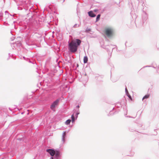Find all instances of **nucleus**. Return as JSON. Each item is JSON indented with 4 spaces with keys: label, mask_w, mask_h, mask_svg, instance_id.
<instances>
[{
    "label": "nucleus",
    "mask_w": 159,
    "mask_h": 159,
    "mask_svg": "<svg viewBox=\"0 0 159 159\" xmlns=\"http://www.w3.org/2000/svg\"><path fill=\"white\" fill-rule=\"evenodd\" d=\"M81 41L79 39H76L71 42H68V49L69 52L75 53L77 51L78 47L81 43Z\"/></svg>",
    "instance_id": "obj_1"
},
{
    "label": "nucleus",
    "mask_w": 159,
    "mask_h": 159,
    "mask_svg": "<svg viewBox=\"0 0 159 159\" xmlns=\"http://www.w3.org/2000/svg\"><path fill=\"white\" fill-rule=\"evenodd\" d=\"M46 151L51 156L50 159H61L62 153L59 149H47Z\"/></svg>",
    "instance_id": "obj_2"
},
{
    "label": "nucleus",
    "mask_w": 159,
    "mask_h": 159,
    "mask_svg": "<svg viewBox=\"0 0 159 159\" xmlns=\"http://www.w3.org/2000/svg\"><path fill=\"white\" fill-rule=\"evenodd\" d=\"M60 99L61 98H57L52 102L50 107V108L52 110L54 111H55V108L58 105Z\"/></svg>",
    "instance_id": "obj_3"
},
{
    "label": "nucleus",
    "mask_w": 159,
    "mask_h": 159,
    "mask_svg": "<svg viewBox=\"0 0 159 159\" xmlns=\"http://www.w3.org/2000/svg\"><path fill=\"white\" fill-rule=\"evenodd\" d=\"M143 14L142 15V20H141L140 23L141 25L143 26L146 23L147 19L148 18L147 14L146 11L143 10Z\"/></svg>",
    "instance_id": "obj_4"
},
{
    "label": "nucleus",
    "mask_w": 159,
    "mask_h": 159,
    "mask_svg": "<svg viewBox=\"0 0 159 159\" xmlns=\"http://www.w3.org/2000/svg\"><path fill=\"white\" fill-rule=\"evenodd\" d=\"M114 30L112 28H108L105 30V33L108 37L111 36L113 34Z\"/></svg>",
    "instance_id": "obj_5"
},
{
    "label": "nucleus",
    "mask_w": 159,
    "mask_h": 159,
    "mask_svg": "<svg viewBox=\"0 0 159 159\" xmlns=\"http://www.w3.org/2000/svg\"><path fill=\"white\" fill-rule=\"evenodd\" d=\"M120 109L116 110L115 107H113L112 110L110 111L109 113L107 114L108 116H112L113 115L117 114L120 111Z\"/></svg>",
    "instance_id": "obj_6"
},
{
    "label": "nucleus",
    "mask_w": 159,
    "mask_h": 159,
    "mask_svg": "<svg viewBox=\"0 0 159 159\" xmlns=\"http://www.w3.org/2000/svg\"><path fill=\"white\" fill-rule=\"evenodd\" d=\"M69 130H68L67 131H64L63 133L62 136V138H61V141L62 142V144H61L60 145V147H61L63 144L65 143V142L66 141V134L68 133L69 132Z\"/></svg>",
    "instance_id": "obj_7"
},
{
    "label": "nucleus",
    "mask_w": 159,
    "mask_h": 159,
    "mask_svg": "<svg viewBox=\"0 0 159 159\" xmlns=\"http://www.w3.org/2000/svg\"><path fill=\"white\" fill-rule=\"evenodd\" d=\"M24 9H25V10H29V11L31 12H35L36 13H35V14L36 15H40L39 12L38 11H36V10L34 9V7H31L30 8L29 7H27L26 8H24Z\"/></svg>",
    "instance_id": "obj_8"
},
{
    "label": "nucleus",
    "mask_w": 159,
    "mask_h": 159,
    "mask_svg": "<svg viewBox=\"0 0 159 159\" xmlns=\"http://www.w3.org/2000/svg\"><path fill=\"white\" fill-rule=\"evenodd\" d=\"M74 111V115L75 116L76 119H77L78 117V115L80 114V111L79 109H74L73 111Z\"/></svg>",
    "instance_id": "obj_9"
},
{
    "label": "nucleus",
    "mask_w": 159,
    "mask_h": 159,
    "mask_svg": "<svg viewBox=\"0 0 159 159\" xmlns=\"http://www.w3.org/2000/svg\"><path fill=\"white\" fill-rule=\"evenodd\" d=\"M123 109L124 111V115L125 117L134 118V117H133L131 116H126L128 110H127V107H126L125 105V107H123Z\"/></svg>",
    "instance_id": "obj_10"
},
{
    "label": "nucleus",
    "mask_w": 159,
    "mask_h": 159,
    "mask_svg": "<svg viewBox=\"0 0 159 159\" xmlns=\"http://www.w3.org/2000/svg\"><path fill=\"white\" fill-rule=\"evenodd\" d=\"M115 107L116 108H121L122 106V104L121 102H118L115 103Z\"/></svg>",
    "instance_id": "obj_11"
},
{
    "label": "nucleus",
    "mask_w": 159,
    "mask_h": 159,
    "mask_svg": "<svg viewBox=\"0 0 159 159\" xmlns=\"http://www.w3.org/2000/svg\"><path fill=\"white\" fill-rule=\"evenodd\" d=\"M89 16L91 17H94L96 16V15L93 11H90L88 12Z\"/></svg>",
    "instance_id": "obj_12"
},
{
    "label": "nucleus",
    "mask_w": 159,
    "mask_h": 159,
    "mask_svg": "<svg viewBox=\"0 0 159 159\" xmlns=\"http://www.w3.org/2000/svg\"><path fill=\"white\" fill-rule=\"evenodd\" d=\"M0 159H9L7 154L5 153L0 155Z\"/></svg>",
    "instance_id": "obj_13"
},
{
    "label": "nucleus",
    "mask_w": 159,
    "mask_h": 159,
    "mask_svg": "<svg viewBox=\"0 0 159 159\" xmlns=\"http://www.w3.org/2000/svg\"><path fill=\"white\" fill-rule=\"evenodd\" d=\"M40 15H41L39 16V21H43L44 20V18L43 16H41V15H44L43 12V13H41Z\"/></svg>",
    "instance_id": "obj_14"
},
{
    "label": "nucleus",
    "mask_w": 159,
    "mask_h": 159,
    "mask_svg": "<svg viewBox=\"0 0 159 159\" xmlns=\"http://www.w3.org/2000/svg\"><path fill=\"white\" fill-rule=\"evenodd\" d=\"M151 66V67H152L153 68L156 69L157 72H158V70L159 69V67L157 66V65L156 63H152V66Z\"/></svg>",
    "instance_id": "obj_15"
},
{
    "label": "nucleus",
    "mask_w": 159,
    "mask_h": 159,
    "mask_svg": "<svg viewBox=\"0 0 159 159\" xmlns=\"http://www.w3.org/2000/svg\"><path fill=\"white\" fill-rule=\"evenodd\" d=\"M26 44L28 46H32L34 45V43L31 40L30 41L26 43Z\"/></svg>",
    "instance_id": "obj_16"
},
{
    "label": "nucleus",
    "mask_w": 159,
    "mask_h": 159,
    "mask_svg": "<svg viewBox=\"0 0 159 159\" xmlns=\"http://www.w3.org/2000/svg\"><path fill=\"white\" fill-rule=\"evenodd\" d=\"M71 121H72V122L73 124H74L75 123V120H77L76 119L75 117L74 116V114H73L71 116Z\"/></svg>",
    "instance_id": "obj_17"
},
{
    "label": "nucleus",
    "mask_w": 159,
    "mask_h": 159,
    "mask_svg": "<svg viewBox=\"0 0 159 159\" xmlns=\"http://www.w3.org/2000/svg\"><path fill=\"white\" fill-rule=\"evenodd\" d=\"M25 138L24 137L19 138L17 139V140L20 141H22L25 143H26V141L25 140Z\"/></svg>",
    "instance_id": "obj_18"
},
{
    "label": "nucleus",
    "mask_w": 159,
    "mask_h": 159,
    "mask_svg": "<svg viewBox=\"0 0 159 159\" xmlns=\"http://www.w3.org/2000/svg\"><path fill=\"white\" fill-rule=\"evenodd\" d=\"M31 40L32 39H30V38L28 36H26L25 37V43L28 42Z\"/></svg>",
    "instance_id": "obj_19"
},
{
    "label": "nucleus",
    "mask_w": 159,
    "mask_h": 159,
    "mask_svg": "<svg viewBox=\"0 0 159 159\" xmlns=\"http://www.w3.org/2000/svg\"><path fill=\"white\" fill-rule=\"evenodd\" d=\"M83 61L84 63H87L88 61V58L86 56H85L84 57Z\"/></svg>",
    "instance_id": "obj_20"
},
{
    "label": "nucleus",
    "mask_w": 159,
    "mask_h": 159,
    "mask_svg": "<svg viewBox=\"0 0 159 159\" xmlns=\"http://www.w3.org/2000/svg\"><path fill=\"white\" fill-rule=\"evenodd\" d=\"M26 59V60H25V61H28V62H29V63H31L33 64H34V61H33V60H32V61H31L30 60V59H29L28 58H27V59Z\"/></svg>",
    "instance_id": "obj_21"
},
{
    "label": "nucleus",
    "mask_w": 159,
    "mask_h": 159,
    "mask_svg": "<svg viewBox=\"0 0 159 159\" xmlns=\"http://www.w3.org/2000/svg\"><path fill=\"white\" fill-rule=\"evenodd\" d=\"M101 16V15L100 14H98L97 15L96 18V22H97L99 20Z\"/></svg>",
    "instance_id": "obj_22"
},
{
    "label": "nucleus",
    "mask_w": 159,
    "mask_h": 159,
    "mask_svg": "<svg viewBox=\"0 0 159 159\" xmlns=\"http://www.w3.org/2000/svg\"><path fill=\"white\" fill-rule=\"evenodd\" d=\"M71 121V120L70 119L67 120L65 122V124L66 125H69Z\"/></svg>",
    "instance_id": "obj_23"
},
{
    "label": "nucleus",
    "mask_w": 159,
    "mask_h": 159,
    "mask_svg": "<svg viewBox=\"0 0 159 159\" xmlns=\"http://www.w3.org/2000/svg\"><path fill=\"white\" fill-rule=\"evenodd\" d=\"M150 96V94H147V95H145L143 98H142V100L143 101L144 99H147Z\"/></svg>",
    "instance_id": "obj_24"
},
{
    "label": "nucleus",
    "mask_w": 159,
    "mask_h": 159,
    "mask_svg": "<svg viewBox=\"0 0 159 159\" xmlns=\"http://www.w3.org/2000/svg\"><path fill=\"white\" fill-rule=\"evenodd\" d=\"M5 13L6 15H8V16L9 15H10V16H12V17H13L14 16V15H11V14L9 13L7 11H5Z\"/></svg>",
    "instance_id": "obj_25"
},
{
    "label": "nucleus",
    "mask_w": 159,
    "mask_h": 159,
    "mask_svg": "<svg viewBox=\"0 0 159 159\" xmlns=\"http://www.w3.org/2000/svg\"><path fill=\"white\" fill-rule=\"evenodd\" d=\"M91 29H90L88 28H87L85 30V32L86 33H88L89 32V31H91Z\"/></svg>",
    "instance_id": "obj_26"
},
{
    "label": "nucleus",
    "mask_w": 159,
    "mask_h": 159,
    "mask_svg": "<svg viewBox=\"0 0 159 159\" xmlns=\"http://www.w3.org/2000/svg\"><path fill=\"white\" fill-rule=\"evenodd\" d=\"M106 49V50L108 52V54H110V57H111V52H110V53H109V52H110V51H109V49L108 48H105Z\"/></svg>",
    "instance_id": "obj_27"
},
{
    "label": "nucleus",
    "mask_w": 159,
    "mask_h": 159,
    "mask_svg": "<svg viewBox=\"0 0 159 159\" xmlns=\"http://www.w3.org/2000/svg\"><path fill=\"white\" fill-rule=\"evenodd\" d=\"M3 25L5 26H9V24H8L7 23L4 22L3 23Z\"/></svg>",
    "instance_id": "obj_28"
},
{
    "label": "nucleus",
    "mask_w": 159,
    "mask_h": 159,
    "mask_svg": "<svg viewBox=\"0 0 159 159\" xmlns=\"http://www.w3.org/2000/svg\"><path fill=\"white\" fill-rule=\"evenodd\" d=\"M79 25H78L77 24H76L74 25L73 26V27L74 28H76L79 27Z\"/></svg>",
    "instance_id": "obj_29"
},
{
    "label": "nucleus",
    "mask_w": 159,
    "mask_h": 159,
    "mask_svg": "<svg viewBox=\"0 0 159 159\" xmlns=\"http://www.w3.org/2000/svg\"><path fill=\"white\" fill-rule=\"evenodd\" d=\"M156 129H154V134H153V135H157V132H156Z\"/></svg>",
    "instance_id": "obj_30"
},
{
    "label": "nucleus",
    "mask_w": 159,
    "mask_h": 159,
    "mask_svg": "<svg viewBox=\"0 0 159 159\" xmlns=\"http://www.w3.org/2000/svg\"><path fill=\"white\" fill-rule=\"evenodd\" d=\"M80 106L79 105H77L76 107V109H79Z\"/></svg>",
    "instance_id": "obj_31"
},
{
    "label": "nucleus",
    "mask_w": 159,
    "mask_h": 159,
    "mask_svg": "<svg viewBox=\"0 0 159 159\" xmlns=\"http://www.w3.org/2000/svg\"><path fill=\"white\" fill-rule=\"evenodd\" d=\"M152 66H143V68H141V69H143V68H145V67H151Z\"/></svg>",
    "instance_id": "obj_32"
},
{
    "label": "nucleus",
    "mask_w": 159,
    "mask_h": 159,
    "mask_svg": "<svg viewBox=\"0 0 159 159\" xmlns=\"http://www.w3.org/2000/svg\"><path fill=\"white\" fill-rule=\"evenodd\" d=\"M3 13L2 11L0 12V17H2L3 16Z\"/></svg>",
    "instance_id": "obj_33"
},
{
    "label": "nucleus",
    "mask_w": 159,
    "mask_h": 159,
    "mask_svg": "<svg viewBox=\"0 0 159 159\" xmlns=\"http://www.w3.org/2000/svg\"><path fill=\"white\" fill-rule=\"evenodd\" d=\"M125 92H126V94H127V93H129L126 87H125Z\"/></svg>",
    "instance_id": "obj_34"
},
{
    "label": "nucleus",
    "mask_w": 159,
    "mask_h": 159,
    "mask_svg": "<svg viewBox=\"0 0 159 159\" xmlns=\"http://www.w3.org/2000/svg\"><path fill=\"white\" fill-rule=\"evenodd\" d=\"M101 47L103 48H105V46L104 44L102 45V44Z\"/></svg>",
    "instance_id": "obj_35"
},
{
    "label": "nucleus",
    "mask_w": 159,
    "mask_h": 159,
    "mask_svg": "<svg viewBox=\"0 0 159 159\" xmlns=\"http://www.w3.org/2000/svg\"><path fill=\"white\" fill-rule=\"evenodd\" d=\"M18 10H22V7H18Z\"/></svg>",
    "instance_id": "obj_36"
},
{
    "label": "nucleus",
    "mask_w": 159,
    "mask_h": 159,
    "mask_svg": "<svg viewBox=\"0 0 159 159\" xmlns=\"http://www.w3.org/2000/svg\"><path fill=\"white\" fill-rule=\"evenodd\" d=\"M98 11V9H94V12H96L97 11Z\"/></svg>",
    "instance_id": "obj_37"
},
{
    "label": "nucleus",
    "mask_w": 159,
    "mask_h": 159,
    "mask_svg": "<svg viewBox=\"0 0 159 159\" xmlns=\"http://www.w3.org/2000/svg\"><path fill=\"white\" fill-rule=\"evenodd\" d=\"M15 38L14 37H13L11 38V41L13 40H14V39H15Z\"/></svg>",
    "instance_id": "obj_38"
},
{
    "label": "nucleus",
    "mask_w": 159,
    "mask_h": 159,
    "mask_svg": "<svg viewBox=\"0 0 159 159\" xmlns=\"http://www.w3.org/2000/svg\"><path fill=\"white\" fill-rule=\"evenodd\" d=\"M66 61H67L68 63H70L71 62L70 60L67 61L66 60Z\"/></svg>",
    "instance_id": "obj_39"
},
{
    "label": "nucleus",
    "mask_w": 159,
    "mask_h": 159,
    "mask_svg": "<svg viewBox=\"0 0 159 159\" xmlns=\"http://www.w3.org/2000/svg\"><path fill=\"white\" fill-rule=\"evenodd\" d=\"M27 58H26L25 57H23V58L25 60H26V59H27Z\"/></svg>",
    "instance_id": "obj_40"
},
{
    "label": "nucleus",
    "mask_w": 159,
    "mask_h": 159,
    "mask_svg": "<svg viewBox=\"0 0 159 159\" xmlns=\"http://www.w3.org/2000/svg\"><path fill=\"white\" fill-rule=\"evenodd\" d=\"M10 57L8 56V57L7 58V60H8L10 59Z\"/></svg>",
    "instance_id": "obj_41"
},
{
    "label": "nucleus",
    "mask_w": 159,
    "mask_h": 159,
    "mask_svg": "<svg viewBox=\"0 0 159 159\" xmlns=\"http://www.w3.org/2000/svg\"><path fill=\"white\" fill-rule=\"evenodd\" d=\"M12 58H13L14 59H16V58L15 57H13L12 55Z\"/></svg>",
    "instance_id": "obj_42"
},
{
    "label": "nucleus",
    "mask_w": 159,
    "mask_h": 159,
    "mask_svg": "<svg viewBox=\"0 0 159 159\" xmlns=\"http://www.w3.org/2000/svg\"><path fill=\"white\" fill-rule=\"evenodd\" d=\"M11 54L10 53H8V56L11 57Z\"/></svg>",
    "instance_id": "obj_43"
},
{
    "label": "nucleus",
    "mask_w": 159,
    "mask_h": 159,
    "mask_svg": "<svg viewBox=\"0 0 159 159\" xmlns=\"http://www.w3.org/2000/svg\"><path fill=\"white\" fill-rule=\"evenodd\" d=\"M24 113V112H23L21 113V114H23Z\"/></svg>",
    "instance_id": "obj_44"
},
{
    "label": "nucleus",
    "mask_w": 159,
    "mask_h": 159,
    "mask_svg": "<svg viewBox=\"0 0 159 159\" xmlns=\"http://www.w3.org/2000/svg\"><path fill=\"white\" fill-rule=\"evenodd\" d=\"M127 43V41H126L125 43V46H126V43Z\"/></svg>",
    "instance_id": "obj_45"
},
{
    "label": "nucleus",
    "mask_w": 159,
    "mask_h": 159,
    "mask_svg": "<svg viewBox=\"0 0 159 159\" xmlns=\"http://www.w3.org/2000/svg\"><path fill=\"white\" fill-rule=\"evenodd\" d=\"M15 2H17V0H13Z\"/></svg>",
    "instance_id": "obj_46"
},
{
    "label": "nucleus",
    "mask_w": 159,
    "mask_h": 159,
    "mask_svg": "<svg viewBox=\"0 0 159 159\" xmlns=\"http://www.w3.org/2000/svg\"><path fill=\"white\" fill-rule=\"evenodd\" d=\"M11 34L12 35H13V34H12V32H11Z\"/></svg>",
    "instance_id": "obj_47"
},
{
    "label": "nucleus",
    "mask_w": 159,
    "mask_h": 159,
    "mask_svg": "<svg viewBox=\"0 0 159 159\" xmlns=\"http://www.w3.org/2000/svg\"><path fill=\"white\" fill-rule=\"evenodd\" d=\"M64 2H65V0H64L63 1V2H62V3H63Z\"/></svg>",
    "instance_id": "obj_48"
},
{
    "label": "nucleus",
    "mask_w": 159,
    "mask_h": 159,
    "mask_svg": "<svg viewBox=\"0 0 159 159\" xmlns=\"http://www.w3.org/2000/svg\"><path fill=\"white\" fill-rule=\"evenodd\" d=\"M77 67H78V66H79V65H78V64H77Z\"/></svg>",
    "instance_id": "obj_49"
},
{
    "label": "nucleus",
    "mask_w": 159,
    "mask_h": 159,
    "mask_svg": "<svg viewBox=\"0 0 159 159\" xmlns=\"http://www.w3.org/2000/svg\"><path fill=\"white\" fill-rule=\"evenodd\" d=\"M29 114V112H28L27 113V115H28V114Z\"/></svg>",
    "instance_id": "obj_50"
},
{
    "label": "nucleus",
    "mask_w": 159,
    "mask_h": 159,
    "mask_svg": "<svg viewBox=\"0 0 159 159\" xmlns=\"http://www.w3.org/2000/svg\"><path fill=\"white\" fill-rule=\"evenodd\" d=\"M9 109L11 111V108H9Z\"/></svg>",
    "instance_id": "obj_51"
},
{
    "label": "nucleus",
    "mask_w": 159,
    "mask_h": 159,
    "mask_svg": "<svg viewBox=\"0 0 159 159\" xmlns=\"http://www.w3.org/2000/svg\"><path fill=\"white\" fill-rule=\"evenodd\" d=\"M34 64L35 63V64H36V63H35V61H34Z\"/></svg>",
    "instance_id": "obj_52"
},
{
    "label": "nucleus",
    "mask_w": 159,
    "mask_h": 159,
    "mask_svg": "<svg viewBox=\"0 0 159 159\" xmlns=\"http://www.w3.org/2000/svg\"><path fill=\"white\" fill-rule=\"evenodd\" d=\"M120 2H119V4H120Z\"/></svg>",
    "instance_id": "obj_53"
},
{
    "label": "nucleus",
    "mask_w": 159,
    "mask_h": 159,
    "mask_svg": "<svg viewBox=\"0 0 159 159\" xmlns=\"http://www.w3.org/2000/svg\"><path fill=\"white\" fill-rule=\"evenodd\" d=\"M158 49H159V48Z\"/></svg>",
    "instance_id": "obj_54"
}]
</instances>
